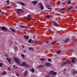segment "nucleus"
<instances>
[{"instance_id":"obj_19","label":"nucleus","mask_w":77,"mask_h":77,"mask_svg":"<svg viewBox=\"0 0 77 77\" xmlns=\"http://www.w3.org/2000/svg\"><path fill=\"white\" fill-rule=\"evenodd\" d=\"M29 50H31V51H33V48H32L29 47L28 48Z\"/></svg>"},{"instance_id":"obj_8","label":"nucleus","mask_w":77,"mask_h":77,"mask_svg":"<svg viewBox=\"0 0 77 77\" xmlns=\"http://www.w3.org/2000/svg\"><path fill=\"white\" fill-rule=\"evenodd\" d=\"M19 4L20 5H22V6H26L25 4L23 2H19Z\"/></svg>"},{"instance_id":"obj_45","label":"nucleus","mask_w":77,"mask_h":77,"mask_svg":"<svg viewBox=\"0 0 77 77\" xmlns=\"http://www.w3.org/2000/svg\"><path fill=\"white\" fill-rule=\"evenodd\" d=\"M48 9H49V10H51L52 9L51 8H48Z\"/></svg>"},{"instance_id":"obj_21","label":"nucleus","mask_w":77,"mask_h":77,"mask_svg":"<svg viewBox=\"0 0 77 77\" xmlns=\"http://www.w3.org/2000/svg\"><path fill=\"white\" fill-rule=\"evenodd\" d=\"M57 74V72H54L53 73V74H52V75H56Z\"/></svg>"},{"instance_id":"obj_16","label":"nucleus","mask_w":77,"mask_h":77,"mask_svg":"<svg viewBox=\"0 0 77 77\" xmlns=\"http://www.w3.org/2000/svg\"><path fill=\"white\" fill-rule=\"evenodd\" d=\"M69 38H66L65 41V43H66V42H68V41H69Z\"/></svg>"},{"instance_id":"obj_55","label":"nucleus","mask_w":77,"mask_h":77,"mask_svg":"<svg viewBox=\"0 0 77 77\" xmlns=\"http://www.w3.org/2000/svg\"><path fill=\"white\" fill-rule=\"evenodd\" d=\"M49 17H50V16H47V18H49Z\"/></svg>"},{"instance_id":"obj_53","label":"nucleus","mask_w":77,"mask_h":77,"mask_svg":"<svg viewBox=\"0 0 77 77\" xmlns=\"http://www.w3.org/2000/svg\"><path fill=\"white\" fill-rule=\"evenodd\" d=\"M45 77H50L49 75H47L45 76Z\"/></svg>"},{"instance_id":"obj_34","label":"nucleus","mask_w":77,"mask_h":77,"mask_svg":"<svg viewBox=\"0 0 77 77\" xmlns=\"http://www.w3.org/2000/svg\"><path fill=\"white\" fill-rule=\"evenodd\" d=\"M64 9H65V8H63L60 9L59 11V12H60V11H63V10H64Z\"/></svg>"},{"instance_id":"obj_48","label":"nucleus","mask_w":77,"mask_h":77,"mask_svg":"<svg viewBox=\"0 0 77 77\" xmlns=\"http://www.w3.org/2000/svg\"><path fill=\"white\" fill-rule=\"evenodd\" d=\"M37 67L38 68H41L40 65V66H38Z\"/></svg>"},{"instance_id":"obj_11","label":"nucleus","mask_w":77,"mask_h":77,"mask_svg":"<svg viewBox=\"0 0 77 77\" xmlns=\"http://www.w3.org/2000/svg\"><path fill=\"white\" fill-rule=\"evenodd\" d=\"M32 3H33V4L34 5H35L36 4H37L38 3V2H37V1H34L32 2Z\"/></svg>"},{"instance_id":"obj_15","label":"nucleus","mask_w":77,"mask_h":77,"mask_svg":"<svg viewBox=\"0 0 77 77\" xmlns=\"http://www.w3.org/2000/svg\"><path fill=\"white\" fill-rule=\"evenodd\" d=\"M9 29L11 30L12 32H15V30L14 29H12V28H9Z\"/></svg>"},{"instance_id":"obj_31","label":"nucleus","mask_w":77,"mask_h":77,"mask_svg":"<svg viewBox=\"0 0 77 77\" xmlns=\"http://www.w3.org/2000/svg\"><path fill=\"white\" fill-rule=\"evenodd\" d=\"M21 56L23 57V59H24V58H25V57H24V55L23 54H22Z\"/></svg>"},{"instance_id":"obj_26","label":"nucleus","mask_w":77,"mask_h":77,"mask_svg":"<svg viewBox=\"0 0 77 77\" xmlns=\"http://www.w3.org/2000/svg\"><path fill=\"white\" fill-rule=\"evenodd\" d=\"M36 40H32V41L31 42V44H33V43H35V42H36Z\"/></svg>"},{"instance_id":"obj_62","label":"nucleus","mask_w":77,"mask_h":77,"mask_svg":"<svg viewBox=\"0 0 77 77\" xmlns=\"http://www.w3.org/2000/svg\"><path fill=\"white\" fill-rule=\"evenodd\" d=\"M64 70H65V71H66V69H64Z\"/></svg>"},{"instance_id":"obj_43","label":"nucleus","mask_w":77,"mask_h":77,"mask_svg":"<svg viewBox=\"0 0 77 77\" xmlns=\"http://www.w3.org/2000/svg\"><path fill=\"white\" fill-rule=\"evenodd\" d=\"M71 61H68V64H71Z\"/></svg>"},{"instance_id":"obj_14","label":"nucleus","mask_w":77,"mask_h":77,"mask_svg":"<svg viewBox=\"0 0 77 77\" xmlns=\"http://www.w3.org/2000/svg\"><path fill=\"white\" fill-rule=\"evenodd\" d=\"M45 58H41L40 59V60L41 61H45Z\"/></svg>"},{"instance_id":"obj_60","label":"nucleus","mask_w":77,"mask_h":77,"mask_svg":"<svg viewBox=\"0 0 77 77\" xmlns=\"http://www.w3.org/2000/svg\"><path fill=\"white\" fill-rule=\"evenodd\" d=\"M29 71H32V69H30V70H29Z\"/></svg>"},{"instance_id":"obj_18","label":"nucleus","mask_w":77,"mask_h":77,"mask_svg":"<svg viewBox=\"0 0 77 77\" xmlns=\"http://www.w3.org/2000/svg\"><path fill=\"white\" fill-rule=\"evenodd\" d=\"M71 62L73 63H74L75 62V59H72L71 60Z\"/></svg>"},{"instance_id":"obj_59","label":"nucleus","mask_w":77,"mask_h":77,"mask_svg":"<svg viewBox=\"0 0 77 77\" xmlns=\"http://www.w3.org/2000/svg\"><path fill=\"white\" fill-rule=\"evenodd\" d=\"M51 30V29H49L48 30V31H50V30Z\"/></svg>"},{"instance_id":"obj_44","label":"nucleus","mask_w":77,"mask_h":77,"mask_svg":"<svg viewBox=\"0 0 77 77\" xmlns=\"http://www.w3.org/2000/svg\"><path fill=\"white\" fill-rule=\"evenodd\" d=\"M48 61H49V62L51 61V60L50 59H49L48 60Z\"/></svg>"},{"instance_id":"obj_7","label":"nucleus","mask_w":77,"mask_h":77,"mask_svg":"<svg viewBox=\"0 0 77 77\" xmlns=\"http://www.w3.org/2000/svg\"><path fill=\"white\" fill-rule=\"evenodd\" d=\"M19 27H21V28H24L26 29H27V27L26 26H24L23 25H19Z\"/></svg>"},{"instance_id":"obj_5","label":"nucleus","mask_w":77,"mask_h":77,"mask_svg":"<svg viewBox=\"0 0 77 77\" xmlns=\"http://www.w3.org/2000/svg\"><path fill=\"white\" fill-rule=\"evenodd\" d=\"M45 65L46 66H48V67L50 66H51V64L50 63H45Z\"/></svg>"},{"instance_id":"obj_58","label":"nucleus","mask_w":77,"mask_h":77,"mask_svg":"<svg viewBox=\"0 0 77 77\" xmlns=\"http://www.w3.org/2000/svg\"><path fill=\"white\" fill-rule=\"evenodd\" d=\"M15 66V65H14L13 66V68H14V67Z\"/></svg>"},{"instance_id":"obj_9","label":"nucleus","mask_w":77,"mask_h":77,"mask_svg":"<svg viewBox=\"0 0 77 77\" xmlns=\"http://www.w3.org/2000/svg\"><path fill=\"white\" fill-rule=\"evenodd\" d=\"M72 8L73 7L72 6H71L69 7L67 9V11H71V9H72Z\"/></svg>"},{"instance_id":"obj_41","label":"nucleus","mask_w":77,"mask_h":77,"mask_svg":"<svg viewBox=\"0 0 77 77\" xmlns=\"http://www.w3.org/2000/svg\"><path fill=\"white\" fill-rule=\"evenodd\" d=\"M60 2H57L56 3V5H59V4H60Z\"/></svg>"},{"instance_id":"obj_54","label":"nucleus","mask_w":77,"mask_h":77,"mask_svg":"<svg viewBox=\"0 0 77 77\" xmlns=\"http://www.w3.org/2000/svg\"><path fill=\"white\" fill-rule=\"evenodd\" d=\"M24 12V11H22L21 13H23V12Z\"/></svg>"},{"instance_id":"obj_37","label":"nucleus","mask_w":77,"mask_h":77,"mask_svg":"<svg viewBox=\"0 0 77 77\" xmlns=\"http://www.w3.org/2000/svg\"><path fill=\"white\" fill-rule=\"evenodd\" d=\"M40 65V67H41V68L42 67H44V66H44V65Z\"/></svg>"},{"instance_id":"obj_27","label":"nucleus","mask_w":77,"mask_h":77,"mask_svg":"<svg viewBox=\"0 0 77 77\" xmlns=\"http://www.w3.org/2000/svg\"><path fill=\"white\" fill-rule=\"evenodd\" d=\"M16 50H18V47H17L15 46L14 47V50L15 51Z\"/></svg>"},{"instance_id":"obj_1","label":"nucleus","mask_w":77,"mask_h":77,"mask_svg":"<svg viewBox=\"0 0 77 77\" xmlns=\"http://www.w3.org/2000/svg\"><path fill=\"white\" fill-rule=\"evenodd\" d=\"M13 59L15 61V62H16L17 63L18 65H19V66H25L26 64V62H23L22 63L21 65H20V59L18 58H17L16 57H13Z\"/></svg>"},{"instance_id":"obj_20","label":"nucleus","mask_w":77,"mask_h":77,"mask_svg":"<svg viewBox=\"0 0 77 77\" xmlns=\"http://www.w3.org/2000/svg\"><path fill=\"white\" fill-rule=\"evenodd\" d=\"M57 42V41H55L54 42H52V43L51 44V45H54V44H55V43H56Z\"/></svg>"},{"instance_id":"obj_36","label":"nucleus","mask_w":77,"mask_h":77,"mask_svg":"<svg viewBox=\"0 0 77 77\" xmlns=\"http://www.w3.org/2000/svg\"><path fill=\"white\" fill-rule=\"evenodd\" d=\"M0 67H2L3 66V64L2 63H0Z\"/></svg>"},{"instance_id":"obj_6","label":"nucleus","mask_w":77,"mask_h":77,"mask_svg":"<svg viewBox=\"0 0 77 77\" xmlns=\"http://www.w3.org/2000/svg\"><path fill=\"white\" fill-rule=\"evenodd\" d=\"M53 23H54L55 26H56L57 27H59V25L56 22L53 21Z\"/></svg>"},{"instance_id":"obj_2","label":"nucleus","mask_w":77,"mask_h":77,"mask_svg":"<svg viewBox=\"0 0 77 77\" xmlns=\"http://www.w3.org/2000/svg\"><path fill=\"white\" fill-rule=\"evenodd\" d=\"M1 29H2L3 31H4V32H8V29L5 26L2 27L1 28Z\"/></svg>"},{"instance_id":"obj_63","label":"nucleus","mask_w":77,"mask_h":77,"mask_svg":"<svg viewBox=\"0 0 77 77\" xmlns=\"http://www.w3.org/2000/svg\"><path fill=\"white\" fill-rule=\"evenodd\" d=\"M15 44H17V43L16 42H15Z\"/></svg>"},{"instance_id":"obj_10","label":"nucleus","mask_w":77,"mask_h":77,"mask_svg":"<svg viewBox=\"0 0 77 77\" xmlns=\"http://www.w3.org/2000/svg\"><path fill=\"white\" fill-rule=\"evenodd\" d=\"M28 73V70H26V71H25L24 73V76L25 77L27 76V75Z\"/></svg>"},{"instance_id":"obj_4","label":"nucleus","mask_w":77,"mask_h":77,"mask_svg":"<svg viewBox=\"0 0 77 77\" xmlns=\"http://www.w3.org/2000/svg\"><path fill=\"white\" fill-rule=\"evenodd\" d=\"M6 59L8 62H9L10 64H12V63L11 62V61L12 60H11V58H8L7 57Z\"/></svg>"},{"instance_id":"obj_3","label":"nucleus","mask_w":77,"mask_h":77,"mask_svg":"<svg viewBox=\"0 0 77 77\" xmlns=\"http://www.w3.org/2000/svg\"><path fill=\"white\" fill-rule=\"evenodd\" d=\"M63 64L61 65V66H64L65 65H68V62L67 61H63Z\"/></svg>"},{"instance_id":"obj_47","label":"nucleus","mask_w":77,"mask_h":77,"mask_svg":"<svg viewBox=\"0 0 77 77\" xmlns=\"http://www.w3.org/2000/svg\"><path fill=\"white\" fill-rule=\"evenodd\" d=\"M16 75L17 76H18V77H19V74H18V73H17L16 74Z\"/></svg>"},{"instance_id":"obj_57","label":"nucleus","mask_w":77,"mask_h":77,"mask_svg":"<svg viewBox=\"0 0 77 77\" xmlns=\"http://www.w3.org/2000/svg\"><path fill=\"white\" fill-rule=\"evenodd\" d=\"M26 50H25V51H23L24 53H25V52H26Z\"/></svg>"},{"instance_id":"obj_56","label":"nucleus","mask_w":77,"mask_h":77,"mask_svg":"<svg viewBox=\"0 0 77 77\" xmlns=\"http://www.w3.org/2000/svg\"><path fill=\"white\" fill-rule=\"evenodd\" d=\"M5 57H8V55H5Z\"/></svg>"},{"instance_id":"obj_30","label":"nucleus","mask_w":77,"mask_h":77,"mask_svg":"<svg viewBox=\"0 0 77 77\" xmlns=\"http://www.w3.org/2000/svg\"><path fill=\"white\" fill-rule=\"evenodd\" d=\"M40 8L41 9V10H43L44 9V7H43V6L40 7Z\"/></svg>"},{"instance_id":"obj_12","label":"nucleus","mask_w":77,"mask_h":77,"mask_svg":"<svg viewBox=\"0 0 77 77\" xmlns=\"http://www.w3.org/2000/svg\"><path fill=\"white\" fill-rule=\"evenodd\" d=\"M24 38H26L28 40L29 38V35H25L24 36Z\"/></svg>"},{"instance_id":"obj_33","label":"nucleus","mask_w":77,"mask_h":77,"mask_svg":"<svg viewBox=\"0 0 77 77\" xmlns=\"http://www.w3.org/2000/svg\"><path fill=\"white\" fill-rule=\"evenodd\" d=\"M50 7V6L49 5H46V8H49Z\"/></svg>"},{"instance_id":"obj_38","label":"nucleus","mask_w":77,"mask_h":77,"mask_svg":"<svg viewBox=\"0 0 77 77\" xmlns=\"http://www.w3.org/2000/svg\"><path fill=\"white\" fill-rule=\"evenodd\" d=\"M1 13L2 14V15H5V12H1Z\"/></svg>"},{"instance_id":"obj_40","label":"nucleus","mask_w":77,"mask_h":77,"mask_svg":"<svg viewBox=\"0 0 77 77\" xmlns=\"http://www.w3.org/2000/svg\"><path fill=\"white\" fill-rule=\"evenodd\" d=\"M20 14H21V12H19L18 13V16H20Z\"/></svg>"},{"instance_id":"obj_64","label":"nucleus","mask_w":77,"mask_h":77,"mask_svg":"<svg viewBox=\"0 0 77 77\" xmlns=\"http://www.w3.org/2000/svg\"><path fill=\"white\" fill-rule=\"evenodd\" d=\"M50 5L51 4V2H50Z\"/></svg>"},{"instance_id":"obj_52","label":"nucleus","mask_w":77,"mask_h":77,"mask_svg":"<svg viewBox=\"0 0 77 77\" xmlns=\"http://www.w3.org/2000/svg\"><path fill=\"white\" fill-rule=\"evenodd\" d=\"M15 69H17V68H18V67L17 66V67H15Z\"/></svg>"},{"instance_id":"obj_17","label":"nucleus","mask_w":77,"mask_h":77,"mask_svg":"<svg viewBox=\"0 0 77 77\" xmlns=\"http://www.w3.org/2000/svg\"><path fill=\"white\" fill-rule=\"evenodd\" d=\"M60 52H61V50H59L58 51H57L56 52V53L58 54H59L60 53Z\"/></svg>"},{"instance_id":"obj_22","label":"nucleus","mask_w":77,"mask_h":77,"mask_svg":"<svg viewBox=\"0 0 77 77\" xmlns=\"http://www.w3.org/2000/svg\"><path fill=\"white\" fill-rule=\"evenodd\" d=\"M6 75V72H4L2 74V75Z\"/></svg>"},{"instance_id":"obj_29","label":"nucleus","mask_w":77,"mask_h":77,"mask_svg":"<svg viewBox=\"0 0 77 77\" xmlns=\"http://www.w3.org/2000/svg\"><path fill=\"white\" fill-rule=\"evenodd\" d=\"M38 5L40 6V7H41V6H42L43 5H42V3H39L38 4Z\"/></svg>"},{"instance_id":"obj_32","label":"nucleus","mask_w":77,"mask_h":77,"mask_svg":"<svg viewBox=\"0 0 77 77\" xmlns=\"http://www.w3.org/2000/svg\"><path fill=\"white\" fill-rule=\"evenodd\" d=\"M25 67H27V68H29V65L27 64H26Z\"/></svg>"},{"instance_id":"obj_51","label":"nucleus","mask_w":77,"mask_h":77,"mask_svg":"<svg viewBox=\"0 0 77 77\" xmlns=\"http://www.w3.org/2000/svg\"><path fill=\"white\" fill-rule=\"evenodd\" d=\"M48 42V41H47L46 42V44H47Z\"/></svg>"},{"instance_id":"obj_28","label":"nucleus","mask_w":77,"mask_h":77,"mask_svg":"<svg viewBox=\"0 0 77 77\" xmlns=\"http://www.w3.org/2000/svg\"><path fill=\"white\" fill-rule=\"evenodd\" d=\"M32 39L31 38L29 40V43H31V42H32Z\"/></svg>"},{"instance_id":"obj_35","label":"nucleus","mask_w":77,"mask_h":77,"mask_svg":"<svg viewBox=\"0 0 77 77\" xmlns=\"http://www.w3.org/2000/svg\"><path fill=\"white\" fill-rule=\"evenodd\" d=\"M35 72V69L34 68H32V72Z\"/></svg>"},{"instance_id":"obj_39","label":"nucleus","mask_w":77,"mask_h":77,"mask_svg":"<svg viewBox=\"0 0 77 77\" xmlns=\"http://www.w3.org/2000/svg\"><path fill=\"white\" fill-rule=\"evenodd\" d=\"M71 2L70 1H68L67 2V4H70L71 3Z\"/></svg>"},{"instance_id":"obj_50","label":"nucleus","mask_w":77,"mask_h":77,"mask_svg":"<svg viewBox=\"0 0 77 77\" xmlns=\"http://www.w3.org/2000/svg\"><path fill=\"white\" fill-rule=\"evenodd\" d=\"M8 69H9V71H11V69H10V68L8 67Z\"/></svg>"},{"instance_id":"obj_13","label":"nucleus","mask_w":77,"mask_h":77,"mask_svg":"<svg viewBox=\"0 0 77 77\" xmlns=\"http://www.w3.org/2000/svg\"><path fill=\"white\" fill-rule=\"evenodd\" d=\"M28 18H27V20H30V18H32V15H28Z\"/></svg>"},{"instance_id":"obj_61","label":"nucleus","mask_w":77,"mask_h":77,"mask_svg":"<svg viewBox=\"0 0 77 77\" xmlns=\"http://www.w3.org/2000/svg\"><path fill=\"white\" fill-rule=\"evenodd\" d=\"M48 0H45V1H46V2H47V1H48Z\"/></svg>"},{"instance_id":"obj_23","label":"nucleus","mask_w":77,"mask_h":77,"mask_svg":"<svg viewBox=\"0 0 77 77\" xmlns=\"http://www.w3.org/2000/svg\"><path fill=\"white\" fill-rule=\"evenodd\" d=\"M6 8L7 9H11V8H12L11 7L9 6H7Z\"/></svg>"},{"instance_id":"obj_42","label":"nucleus","mask_w":77,"mask_h":77,"mask_svg":"<svg viewBox=\"0 0 77 77\" xmlns=\"http://www.w3.org/2000/svg\"><path fill=\"white\" fill-rule=\"evenodd\" d=\"M75 37H72V40H74V39H75Z\"/></svg>"},{"instance_id":"obj_49","label":"nucleus","mask_w":77,"mask_h":77,"mask_svg":"<svg viewBox=\"0 0 77 77\" xmlns=\"http://www.w3.org/2000/svg\"><path fill=\"white\" fill-rule=\"evenodd\" d=\"M75 8L76 9H77V6H75Z\"/></svg>"},{"instance_id":"obj_24","label":"nucleus","mask_w":77,"mask_h":77,"mask_svg":"<svg viewBox=\"0 0 77 77\" xmlns=\"http://www.w3.org/2000/svg\"><path fill=\"white\" fill-rule=\"evenodd\" d=\"M54 72V71H50V72L51 75V74H53Z\"/></svg>"},{"instance_id":"obj_25","label":"nucleus","mask_w":77,"mask_h":77,"mask_svg":"<svg viewBox=\"0 0 77 77\" xmlns=\"http://www.w3.org/2000/svg\"><path fill=\"white\" fill-rule=\"evenodd\" d=\"M22 9H17L16 10L17 11H18L19 12L22 11Z\"/></svg>"},{"instance_id":"obj_46","label":"nucleus","mask_w":77,"mask_h":77,"mask_svg":"<svg viewBox=\"0 0 77 77\" xmlns=\"http://www.w3.org/2000/svg\"><path fill=\"white\" fill-rule=\"evenodd\" d=\"M7 3H9V0L7 1Z\"/></svg>"}]
</instances>
